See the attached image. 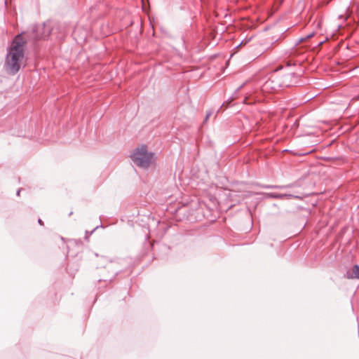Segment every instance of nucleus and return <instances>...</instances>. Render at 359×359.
<instances>
[{
  "label": "nucleus",
  "mask_w": 359,
  "mask_h": 359,
  "mask_svg": "<svg viewBox=\"0 0 359 359\" xmlns=\"http://www.w3.org/2000/svg\"><path fill=\"white\" fill-rule=\"evenodd\" d=\"M26 39L22 34H19L13 39L7 53L5 67L6 70L12 74L17 73L25 58V46Z\"/></svg>",
  "instance_id": "obj_1"
},
{
  "label": "nucleus",
  "mask_w": 359,
  "mask_h": 359,
  "mask_svg": "<svg viewBox=\"0 0 359 359\" xmlns=\"http://www.w3.org/2000/svg\"><path fill=\"white\" fill-rule=\"evenodd\" d=\"M133 161L140 168H147L154 162V154L148 152L145 145L136 148L131 156Z\"/></svg>",
  "instance_id": "obj_2"
},
{
  "label": "nucleus",
  "mask_w": 359,
  "mask_h": 359,
  "mask_svg": "<svg viewBox=\"0 0 359 359\" xmlns=\"http://www.w3.org/2000/svg\"><path fill=\"white\" fill-rule=\"evenodd\" d=\"M346 276L348 278L359 279V266L358 265L353 266L350 270L347 271Z\"/></svg>",
  "instance_id": "obj_3"
},
{
  "label": "nucleus",
  "mask_w": 359,
  "mask_h": 359,
  "mask_svg": "<svg viewBox=\"0 0 359 359\" xmlns=\"http://www.w3.org/2000/svg\"><path fill=\"white\" fill-rule=\"evenodd\" d=\"M210 115H211V113H208V114L206 115L205 121H207V120L209 118V117H210Z\"/></svg>",
  "instance_id": "obj_4"
},
{
  "label": "nucleus",
  "mask_w": 359,
  "mask_h": 359,
  "mask_svg": "<svg viewBox=\"0 0 359 359\" xmlns=\"http://www.w3.org/2000/svg\"><path fill=\"white\" fill-rule=\"evenodd\" d=\"M39 223L41 224V225H43V222L41 219L39 220Z\"/></svg>",
  "instance_id": "obj_5"
}]
</instances>
